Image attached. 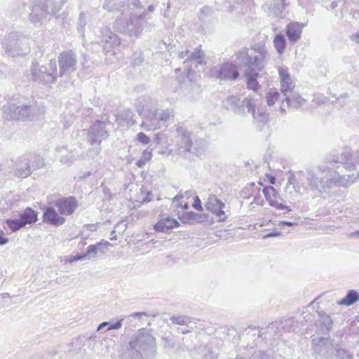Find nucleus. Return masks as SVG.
<instances>
[{
  "label": "nucleus",
  "instance_id": "obj_1",
  "mask_svg": "<svg viewBox=\"0 0 359 359\" xmlns=\"http://www.w3.org/2000/svg\"><path fill=\"white\" fill-rule=\"evenodd\" d=\"M142 8L139 0L128 1L126 9L122 10L121 17L116 20V29L130 36H137L142 31V22L147 16V13H152L155 9L153 5H150L147 10L139 13L137 11Z\"/></svg>",
  "mask_w": 359,
  "mask_h": 359
},
{
  "label": "nucleus",
  "instance_id": "obj_2",
  "mask_svg": "<svg viewBox=\"0 0 359 359\" xmlns=\"http://www.w3.org/2000/svg\"><path fill=\"white\" fill-rule=\"evenodd\" d=\"M154 348L155 339L146 329H142L131 337L121 359H144L154 353Z\"/></svg>",
  "mask_w": 359,
  "mask_h": 359
},
{
  "label": "nucleus",
  "instance_id": "obj_3",
  "mask_svg": "<svg viewBox=\"0 0 359 359\" xmlns=\"http://www.w3.org/2000/svg\"><path fill=\"white\" fill-rule=\"evenodd\" d=\"M178 57L180 59L184 60L183 65L184 69L187 71V78L189 79V83L186 84L184 87V92L190 97L198 95L200 93V86L196 82L198 75L190 67L192 64H194L195 67H197L198 65L205 63L203 52L199 48H196L193 52L189 50L181 51L178 53Z\"/></svg>",
  "mask_w": 359,
  "mask_h": 359
},
{
  "label": "nucleus",
  "instance_id": "obj_4",
  "mask_svg": "<svg viewBox=\"0 0 359 359\" xmlns=\"http://www.w3.org/2000/svg\"><path fill=\"white\" fill-rule=\"evenodd\" d=\"M336 158H328L318 166L317 172L308 170L306 181L312 191L324 193L327 189L332 188L331 177L332 170L334 169V163H337Z\"/></svg>",
  "mask_w": 359,
  "mask_h": 359
},
{
  "label": "nucleus",
  "instance_id": "obj_5",
  "mask_svg": "<svg viewBox=\"0 0 359 359\" xmlns=\"http://www.w3.org/2000/svg\"><path fill=\"white\" fill-rule=\"evenodd\" d=\"M236 58L249 71L259 72L269 60V53L263 44H256L252 49L244 48L236 53Z\"/></svg>",
  "mask_w": 359,
  "mask_h": 359
},
{
  "label": "nucleus",
  "instance_id": "obj_6",
  "mask_svg": "<svg viewBox=\"0 0 359 359\" xmlns=\"http://www.w3.org/2000/svg\"><path fill=\"white\" fill-rule=\"evenodd\" d=\"M177 133L179 150L187 151L195 156H201L206 149V142L203 139L196 140L194 135L180 126H175Z\"/></svg>",
  "mask_w": 359,
  "mask_h": 359
},
{
  "label": "nucleus",
  "instance_id": "obj_7",
  "mask_svg": "<svg viewBox=\"0 0 359 359\" xmlns=\"http://www.w3.org/2000/svg\"><path fill=\"white\" fill-rule=\"evenodd\" d=\"M63 4L62 0L61 2H56L55 0H37L32 3L29 20L34 25H40L48 15L57 13Z\"/></svg>",
  "mask_w": 359,
  "mask_h": 359
},
{
  "label": "nucleus",
  "instance_id": "obj_8",
  "mask_svg": "<svg viewBox=\"0 0 359 359\" xmlns=\"http://www.w3.org/2000/svg\"><path fill=\"white\" fill-rule=\"evenodd\" d=\"M31 75L32 79L39 83L43 84L55 83L58 76L56 61L50 60L46 66L32 62Z\"/></svg>",
  "mask_w": 359,
  "mask_h": 359
},
{
  "label": "nucleus",
  "instance_id": "obj_9",
  "mask_svg": "<svg viewBox=\"0 0 359 359\" xmlns=\"http://www.w3.org/2000/svg\"><path fill=\"white\" fill-rule=\"evenodd\" d=\"M173 116V109L171 108L162 110L156 109L152 115L144 118L141 128L147 131L156 130L164 126Z\"/></svg>",
  "mask_w": 359,
  "mask_h": 359
},
{
  "label": "nucleus",
  "instance_id": "obj_10",
  "mask_svg": "<svg viewBox=\"0 0 359 359\" xmlns=\"http://www.w3.org/2000/svg\"><path fill=\"white\" fill-rule=\"evenodd\" d=\"M99 38H100V42H92L90 48L97 50L102 46L103 52L105 53H111L114 55V49L120 45L118 36L114 34L109 27H104L100 30Z\"/></svg>",
  "mask_w": 359,
  "mask_h": 359
},
{
  "label": "nucleus",
  "instance_id": "obj_11",
  "mask_svg": "<svg viewBox=\"0 0 359 359\" xmlns=\"http://www.w3.org/2000/svg\"><path fill=\"white\" fill-rule=\"evenodd\" d=\"M99 38H100V42H92L90 48L97 50L102 46L103 52L105 53H111L114 55V49L120 45L118 36L114 34L109 27H104L100 30Z\"/></svg>",
  "mask_w": 359,
  "mask_h": 359
},
{
  "label": "nucleus",
  "instance_id": "obj_12",
  "mask_svg": "<svg viewBox=\"0 0 359 359\" xmlns=\"http://www.w3.org/2000/svg\"><path fill=\"white\" fill-rule=\"evenodd\" d=\"M334 169L332 170V176L331 177L332 187H348L355 182L359 180V171L356 173L345 174L346 170L344 165L341 163H334Z\"/></svg>",
  "mask_w": 359,
  "mask_h": 359
},
{
  "label": "nucleus",
  "instance_id": "obj_13",
  "mask_svg": "<svg viewBox=\"0 0 359 359\" xmlns=\"http://www.w3.org/2000/svg\"><path fill=\"white\" fill-rule=\"evenodd\" d=\"M3 114L8 120H24L30 116L32 107L18 102H9L3 107Z\"/></svg>",
  "mask_w": 359,
  "mask_h": 359
},
{
  "label": "nucleus",
  "instance_id": "obj_14",
  "mask_svg": "<svg viewBox=\"0 0 359 359\" xmlns=\"http://www.w3.org/2000/svg\"><path fill=\"white\" fill-rule=\"evenodd\" d=\"M59 76H67L76 71L77 58L72 50L62 51L58 56Z\"/></svg>",
  "mask_w": 359,
  "mask_h": 359
},
{
  "label": "nucleus",
  "instance_id": "obj_15",
  "mask_svg": "<svg viewBox=\"0 0 359 359\" xmlns=\"http://www.w3.org/2000/svg\"><path fill=\"white\" fill-rule=\"evenodd\" d=\"M210 75L220 80H235L238 77L239 72L236 65L231 62H225L212 67L210 69Z\"/></svg>",
  "mask_w": 359,
  "mask_h": 359
},
{
  "label": "nucleus",
  "instance_id": "obj_16",
  "mask_svg": "<svg viewBox=\"0 0 359 359\" xmlns=\"http://www.w3.org/2000/svg\"><path fill=\"white\" fill-rule=\"evenodd\" d=\"M107 123L97 120L89 128L87 133V141L91 145H100L102 140L109 136L106 130Z\"/></svg>",
  "mask_w": 359,
  "mask_h": 359
},
{
  "label": "nucleus",
  "instance_id": "obj_17",
  "mask_svg": "<svg viewBox=\"0 0 359 359\" xmlns=\"http://www.w3.org/2000/svg\"><path fill=\"white\" fill-rule=\"evenodd\" d=\"M22 39L17 32H11L5 36L1 44L6 53L11 56L20 55L22 50L21 47Z\"/></svg>",
  "mask_w": 359,
  "mask_h": 359
},
{
  "label": "nucleus",
  "instance_id": "obj_18",
  "mask_svg": "<svg viewBox=\"0 0 359 359\" xmlns=\"http://www.w3.org/2000/svg\"><path fill=\"white\" fill-rule=\"evenodd\" d=\"M205 207L207 210L211 212V213L219 218V222H224L227 219L228 215L225 211L226 206L215 195H209Z\"/></svg>",
  "mask_w": 359,
  "mask_h": 359
},
{
  "label": "nucleus",
  "instance_id": "obj_19",
  "mask_svg": "<svg viewBox=\"0 0 359 359\" xmlns=\"http://www.w3.org/2000/svg\"><path fill=\"white\" fill-rule=\"evenodd\" d=\"M135 109L139 115L142 117V121L147 116L152 115L157 107L155 100L147 95L139 97L135 101Z\"/></svg>",
  "mask_w": 359,
  "mask_h": 359
},
{
  "label": "nucleus",
  "instance_id": "obj_20",
  "mask_svg": "<svg viewBox=\"0 0 359 359\" xmlns=\"http://www.w3.org/2000/svg\"><path fill=\"white\" fill-rule=\"evenodd\" d=\"M255 105L256 102L255 99L250 96L245 97L239 103V107L243 109L240 114H245L247 111L248 113L252 116L255 120L262 123H266L268 120V115L264 112H259V111L256 113Z\"/></svg>",
  "mask_w": 359,
  "mask_h": 359
},
{
  "label": "nucleus",
  "instance_id": "obj_21",
  "mask_svg": "<svg viewBox=\"0 0 359 359\" xmlns=\"http://www.w3.org/2000/svg\"><path fill=\"white\" fill-rule=\"evenodd\" d=\"M55 205L62 215H71L78 207V202L73 196L65 197L57 200Z\"/></svg>",
  "mask_w": 359,
  "mask_h": 359
},
{
  "label": "nucleus",
  "instance_id": "obj_22",
  "mask_svg": "<svg viewBox=\"0 0 359 359\" xmlns=\"http://www.w3.org/2000/svg\"><path fill=\"white\" fill-rule=\"evenodd\" d=\"M280 83V91L284 96L288 95L291 93L294 92L295 87L294 83L293 82L287 67H279L278 69Z\"/></svg>",
  "mask_w": 359,
  "mask_h": 359
},
{
  "label": "nucleus",
  "instance_id": "obj_23",
  "mask_svg": "<svg viewBox=\"0 0 359 359\" xmlns=\"http://www.w3.org/2000/svg\"><path fill=\"white\" fill-rule=\"evenodd\" d=\"M263 193L266 200L268 201L271 206L274 207L278 210H286L287 212L291 211V209L288 206L285 205L281 202H280V198L279 194L274 187H265L263 189Z\"/></svg>",
  "mask_w": 359,
  "mask_h": 359
},
{
  "label": "nucleus",
  "instance_id": "obj_24",
  "mask_svg": "<svg viewBox=\"0 0 359 359\" xmlns=\"http://www.w3.org/2000/svg\"><path fill=\"white\" fill-rule=\"evenodd\" d=\"M336 161L337 163L344 165L346 170L352 171L356 169L355 164L359 165V155L353 156L351 149L346 148Z\"/></svg>",
  "mask_w": 359,
  "mask_h": 359
},
{
  "label": "nucleus",
  "instance_id": "obj_25",
  "mask_svg": "<svg viewBox=\"0 0 359 359\" xmlns=\"http://www.w3.org/2000/svg\"><path fill=\"white\" fill-rule=\"evenodd\" d=\"M313 342L316 345L315 351L318 353L322 357L327 359L332 357L334 347L328 339L319 338L318 339H313Z\"/></svg>",
  "mask_w": 359,
  "mask_h": 359
},
{
  "label": "nucleus",
  "instance_id": "obj_26",
  "mask_svg": "<svg viewBox=\"0 0 359 359\" xmlns=\"http://www.w3.org/2000/svg\"><path fill=\"white\" fill-rule=\"evenodd\" d=\"M31 166L27 156H21L15 163V175L20 178H25L31 175Z\"/></svg>",
  "mask_w": 359,
  "mask_h": 359
},
{
  "label": "nucleus",
  "instance_id": "obj_27",
  "mask_svg": "<svg viewBox=\"0 0 359 359\" xmlns=\"http://www.w3.org/2000/svg\"><path fill=\"white\" fill-rule=\"evenodd\" d=\"M304 24L299 22H291L286 27V35L291 43H297L302 36Z\"/></svg>",
  "mask_w": 359,
  "mask_h": 359
},
{
  "label": "nucleus",
  "instance_id": "obj_28",
  "mask_svg": "<svg viewBox=\"0 0 359 359\" xmlns=\"http://www.w3.org/2000/svg\"><path fill=\"white\" fill-rule=\"evenodd\" d=\"M43 219V222L56 226L63 224L65 222V218L60 215L52 207H49L45 210Z\"/></svg>",
  "mask_w": 359,
  "mask_h": 359
},
{
  "label": "nucleus",
  "instance_id": "obj_29",
  "mask_svg": "<svg viewBox=\"0 0 359 359\" xmlns=\"http://www.w3.org/2000/svg\"><path fill=\"white\" fill-rule=\"evenodd\" d=\"M180 223L175 219L167 217L161 218L155 225L154 229L158 232H167L168 230L178 226Z\"/></svg>",
  "mask_w": 359,
  "mask_h": 359
},
{
  "label": "nucleus",
  "instance_id": "obj_30",
  "mask_svg": "<svg viewBox=\"0 0 359 359\" xmlns=\"http://www.w3.org/2000/svg\"><path fill=\"white\" fill-rule=\"evenodd\" d=\"M285 97V100L286 101L287 107L294 109L302 107L306 102L304 98L294 91Z\"/></svg>",
  "mask_w": 359,
  "mask_h": 359
},
{
  "label": "nucleus",
  "instance_id": "obj_31",
  "mask_svg": "<svg viewBox=\"0 0 359 359\" xmlns=\"http://www.w3.org/2000/svg\"><path fill=\"white\" fill-rule=\"evenodd\" d=\"M240 99L239 97L230 95L224 99L222 102V106L224 108L231 110L236 114H241L243 109L239 107Z\"/></svg>",
  "mask_w": 359,
  "mask_h": 359
},
{
  "label": "nucleus",
  "instance_id": "obj_32",
  "mask_svg": "<svg viewBox=\"0 0 359 359\" xmlns=\"http://www.w3.org/2000/svg\"><path fill=\"white\" fill-rule=\"evenodd\" d=\"M19 217L25 226L27 224H31L36 222L37 213L32 208H27L19 214Z\"/></svg>",
  "mask_w": 359,
  "mask_h": 359
},
{
  "label": "nucleus",
  "instance_id": "obj_33",
  "mask_svg": "<svg viewBox=\"0 0 359 359\" xmlns=\"http://www.w3.org/2000/svg\"><path fill=\"white\" fill-rule=\"evenodd\" d=\"M103 8L109 11H118L122 13V10L126 9L127 4L119 0H105Z\"/></svg>",
  "mask_w": 359,
  "mask_h": 359
},
{
  "label": "nucleus",
  "instance_id": "obj_34",
  "mask_svg": "<svg viewBox=\"0 0 359 359\" xmlns=\"http://www.w3.org/2000/svg\"><path fill=\"white\" fill-rule=\"evenodd\" d=\"M245 75L247 79L248 88L252 90L253 91H257L259 88V83L257 81L258 72L246 69L245 72Z\"/></svg>",
  "mask_w": 359,
  "mask_h": 359
},
{
  "label": "nucleus",
  "instance_id": "obj_35",
  "mask_svg": "<svg viewBox=\"0 0 359 359\" xmlns=\"http://www.w3.org/2000/svg\"><path fill=\"white\" fill-rule=\"evenodd\" d=\"M118 120L121 122V124H126L127 126H133L135 123V121L133 118V113L131 109H123L117 116Z\"/></svg>",
  "mask_w": 359,
  "mask_h": 359
},
{
  "label": "nucleus",
  "instance_id": "obj_36",
  "mask_svg": "<svg viewBox=\"0 0 359 359\" xmlns=\"http://www.w3.org/2000/svg\"><path fill=\"white\" fill-rule=\"evenodd\" d=\"M359 300V294L354 290H350L347 292L344 298L338 302V304L344 306H351Z\"/></svg>",
  "mask_w": 359,
  "mask_h": 359
},
{
  "label": "nucleus",
  "instance_id": "obj_37",
  "mask_svg": "<svg viewBox=\"0 0 359 359\" xmlns=\"http://www.w3.org/2000/svg\"><path fill=\"white\" fill-rule=\"evenodd\" d=\"M56 151L57 153H60V154H63L60 160V163L63 165L69 166L76 160V157L72 154V152H68L65 148L58 147L56 149Z\"/></svg>",
  "mask_w": 359,
  "mask_h": 359
},
{
  "label": "nucleus",
  "instance_id": "obj_38",
  "mask_svg": "<svg viewBox=\"0 0 359 359\" xmlns=\"http://www.w3.org/2000/svg\"><path fill=\"white\" fill-rule=\"evenodd\" d=\"M31 166V170L42 168L45 166L44 159L36 154H30L27 156Z\"/></svg>",
  "mask_w": 359,
  "mask_h": 359
},
{
  "label": "nucleus",
  "instance_id": "obj_39",
  "mask_svg": "<svg viewBox=\"0 0 359 359\" xmlns=\"http://www.w3.org/2000/svg\"><path fill=\"white\" fill-rule=\"evenodd\" d=\"M286 41L282 34L276 35L273 39V46L279 54H282L285 48Z\"/></svg>",
  "mask_w": 359,
  "mask_h": 359
},
{
  "label": "nucleus",
  "instance_id": "obj_40",
  "mask_svg": "<svg viewBox=\"0 0 359 359\" xmlns=\"http://www.w3.org/2000/svg\"><path fill=\"white\" fill-rule=\"evenodd\" d=\"M5 222L13 232L17 231L25 226L19 217L17 218L6 219Z\"/></svg>",
  "mask_w": 359,
  "mask_h": 359
},
{
  "label": "nucleus",
  "instance_id": "obj_41",
  "mask_svg": "<svg viewBox=\"0 0 359 359\" xmlns=\"http://www.w3.org/2000/svg\"><path fill=\"white\" fill-rule=\"evenodd\" d=\"M318 316L320 318V323L327 330H329L332 325V320L330 316L325 312L321 311L318 312Z\"/></svg>",
  "mask_w": 359,
  "mask_h": 359
},
{
  "label": "nucleus",
  "instance_id": "obj_42",
  "mask_svg": "<svg viewBox=\"0 0 359 359\" xmlns=\"http://www.w3.org/2000/svg\"><path fill=\"white\" fill-rule=\"evenodd\" d=\"M280 93L276 90H270L266 95V100L269 106H273L278 100Z\"/></svg>",
  "mask_w": 359,
  "mask_h": 359
},
{
  "label": "nucleus",
  "instance_id": "obj_43",
  "mask_svg": "<svg viewBox=\"0 0 359 359\" xmlns=\"http://www.w3.org/2000/svg\"><path fill=\"white\" fill-rule=\"evenodd\" d=\"M151 157V152L144 150L142 153V157L136 162L137 166L139 168H143L146 163L149 161Z\"/></svg>",
  "mask_w": 359,
  "mask_h": 359
},
{
  "label": "nucleus",
  "instance_id": "obj_44",
  "mask_svg": "<svg viewBox=\"0 0 359 359\" xmlns=\"http://www.w3.org/2000/svg\"><path fill=\"white\" fill-rule=\"evenodd\" d=\"M101 245L102 243H98L96 245H90L87 248L86 252L83 253V255H86V259L90 255L95 256L97 251L100 250Z\"/></svg>",
  "mask_w": 359,
  "mask_h": 359
},
{
  "label": "nucleus",
  "instance_id": "obj_45",
  "mask_svg": "<svg viewBox=\"0 0 359 359\" xmlns=\"http://www.w3.org/2000/svg\"><path fill=\"white\" fill-rule=\"evenodd\" d=\"M86 24V15L83 13H81L79 15L77 29L78 32L82 36H84L85 27Z\"/></svg>",
  "mask_w": 359,
  "mask_h": 359
},
{
  "label": "nucleus",
  "instance_id": "obj_46",
  "mask_svg": "<svg viewBox=\"0 0 359 359\" xmlns=\"http://www.w3.org/2000/svg\"><path fill=\"white\" fill-rule=\"evenodd\" d=\"M335 356L336 359H353L352 355L343 348L337 349Z\"/></svg>",
  "mask_w": 359,
  "mask_h": 359
},
{
  "label": "nucleus",
  "instance_id": "obj_47",
  "mask_svg": "<svg viewBox=\"0 0 359 359\" xmlns=\"http://www.w3.org/2000/svg\"><path fill=\"white\" fill-rule=\"evenodd\" d=\"M170 320L175 323V324H177V325H187L189 323H190V320H189V318L187 317V316H172L171 318H170Z\"/></svg>",
  "mask_w": 359,
  "mask_h": 359
},
{
  "label": "nucleus",
  "instance_id": "obj_48",
  "mask_svg": "<svg viewBox=\"0 0 359 359\" xmlns=\"http://www.w3.org/2000/svg\"><path fill=\"white\" fill-rule=\"evenodd\" d=\"M101 151V147L100 145H97L95 147L89 149L87 152V156L91 159H95L100 154Z\"/></svg>",
  "mask_w": 359,
  "mask_h": 359
},
{
  "label": "nucleus",
  "instance_id": "obj_49",
  "mask_svg": "<svg viewBox=\"0 0 359 359\" xmlns=\"http://www.w3.org/2000/svg\"><path fill=\"white\" fill-rule=\"evenodd\" d=\"M202 359H216V355L207 346L202 349Z\"/></svg>",
  "mask_w": 359,
  "mask_h": 359
},
{
  "label": "nucleus",
  "instance_id": "obj_50",
  "mask_svg": "<svg viewBox=\"0 0 359 359\" xmlns=\"http://www.w3.org/2000/svg\"><path fill=\"white\" fill-rule=\"evenodd\" d=\"M136 140L139 142H140L144 145H147L150 142V138L142 132L137 133V135L136 136Z\"/></svg>",
  "mask_w": 359,
  "mask_h": 359
},
{
  "label": "nucleus",
  "instance_id": "obj_51",
  "mask_svg": "<svg viewBox=\"0 0 359 359\" xmlns=\"http://www.w3.org/2000/svg\"><path fill=\"white\" fill-rule=\"evenodd\" d=\"M251 359H272L271 357L265 353L259 351L254 353Z\"/></svg>",
  "mask_w": 359,
  "mask_h": 359
},
{
  "label": "nucleus",
  "instance_id": "obj_52",
  "mask_svg": "<svg viewBox=\"0 0 359 359\" xmlns=\"http://www.w3.org/2000/svg\"><path fill=\"white\" fill-rule=\"evenodd\" d=\"M211 13V8L208 6H203L200 10L199 18L202 20Z\"/></svg>",
  "mask_w": 359,
  "mask_h": 359
},
{
  "label": "nucleus",
  "instance_id": "obj_53",
  "mask_svg": "<svg viewBox=\"0 0 359 359\" xmlns=\"http://www.w3.org/2000/svg\"><path fill=\"white\" fill-rule=\"evenodd\" d=\"M122 321L123 319H121L118 320L117 322L108 325L109 327H107V330H118L122 327Z\"/></svg>",
  "mask_w": 359,
  "mask_h": 359
},
{
  "label": "nucleus",
  "instance_id": "obj_54",
  "mask_svg": "<svg viewBox=\"0 0 359 359\" xmlns=\"http://www.w3.org/2000/svg\"><path fill=\"white\" fill-rule=\"evenodd\" d=\"M4 231L0 229V245H6L8 242V238L4 236Z\"/></svg>",
  "mask_w": 359,
  "mask_h": 359
},
{
  "label": "nucleus",
  "instance_id": "obj_55",
  "mask_svg": "<svg viewBox=\"0 0 359 359\" xmlns=\"http://www.w3.org/2000/svg\"><path fill=\"white\" fill-rule=\"evenodd\" d=\"M193 206L196 210L198 211H201L203 210L202 205L201 204V201L198 196L196 197Z\"/></svg>",
  "mask_w": 359,
  "mask_h": 359
},
{
  "label": "nucleus",
  "instance_id": "obj_56",
  "mask_svg": "<svg viewBox=\"0 0 359 359\" xmlns=\"http://www.w3.org/2000/svg\"><path fill=\"white\" fill-rule=\"evenodd\" d=\"M86 259V255L81 254V255H76L72 257L71 262H76L79 260H83Z\"/></svg>",
  "mask_w": 359,
  "mask_h": 359
},
{
  "label": "nucleus",
  "instance_id": "obj_57",
  "mask_svg": "<svg viewBox=\"0 0 359 359\" xmlns=\"http://www.w3.org/2000/svg\"><path fill=\"white\" fill-rule=\"evenodd\" d=\"M281 234L280 232L279 231H273V232H271L265 236H263L264 238H271V237H276V236H278Z\"/></svg>",
  "mask_w": 359,
  "mask_h": 359
},
{
  "label": "nucleus",
  "instance_id": "obj_58",
  "mask_svg": "<svg viewBox=\"0 0 359 359\" xmlns=\"http://www.w3.org/2000/svg\"><path fill=\"white\" fill-rule=\"evenodd\" d=\"M100 187L102 189V191L104 194V195L109 196L110 197L111 194H110V191H109V188H107V187L106 185H104V183H102Z\"/></svg>",
  "mask_w": 359,
  "mask_h": 359
},
{
  "label": "nucleus",
  "instance_id": "obj_59",
  "mask_svg": "<svg viewBox=\"0 0 359 359\" xmlns=\"http://www.w3.org/2000/svg\"><path fill=\"white\" fill-rule=\"evenodd\" d=\"M182 197H183V196H182V195H180V194L177 195L176 196H175V197H174V198H173V200H172V203H173L174 204H176V205H177V206H182V205L181 203L180 204V203H178V202H179V201H180L181 198H182Z\"/></svg>",
  "mask_w": 359,
  "mask_h": 359
},
{
  "label": "nucleus",
  "instance_id": "obj_60",
  "mask_svg": "<svg viewBox=\"0 0 359 359\" xmlns=\"http://www.w3.org/2000/svg\"><path fill=\"white\" fill-rule=\"evenodd\" d=\"M297 224L296 222H287V221H281L279 222L278 226L281 225H287L289 226H293L297 225Z\"/></svg>",
  "mask_w": 359,
  "mask_h": 359
},
{
  "label": "nucleus",
  "instance_id": "obj_61",
  "mask_svg": "<svg viewBox=\"0 0 359 359\" xmlns=\"http://www.w3.org/2000/svg\"><path fill=\"white\" fill-rule=\"evenodd\" d=\"M351 39L352 41H355L357 43H359V33L353 34L351 36Z\"/></svg>",
  "mask_w": 359,
  "mask_h": 359
},
{
  "label": "nucleus",
  "instance_id": "obj_62",
  "mask_svg": "<svg viewBox=\"0 0 359 359\" xmlns=\"http://www.w3.org/2000/svg\"><path fill=\"white\" fill-rule=\"evenodd\" d=\"M143 316H147V314L144 312H137V313H133L130 316H132L133 318H140Z\"/></svg>",
  "mask_w": 359,
  "mask_h": 359
},
{
  "label": "nucleus",
  "instance_id": "obj_63",
  "mask_svg": "<svg viewBox=\"0 0 359 359\" xmlns=\"http://www.w3.org/2000/svg\"><path fill=\"white\" fill-rule=\"evenodd\" d=\"M350 238H355L359 239V231H355L349 234Z\"/></svg>",
  "mask_w": 359,
  "mask_h": 359
},
{
  "label": "nucleus",
  "instance_id": "obj_64",
  "mask_svg": "<svg viewBox=\"0 0 359 359\" xmlns=\"http://www.w3.org/2000/svg\"><path fill=\"white\" fill-rule=\"evenodd\" d=\"M296 182V178L294 176H290L289 178H288V180H287V183L290 184H294Z\"/></svg>",
  "mask_w": 359,
  "mask_h": 359
}]
</instances>
